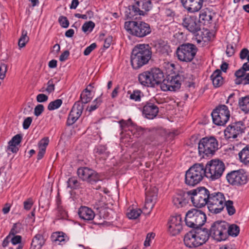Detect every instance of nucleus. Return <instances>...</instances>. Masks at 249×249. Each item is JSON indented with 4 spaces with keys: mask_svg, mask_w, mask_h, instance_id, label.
Masks as SVG:
<instances>
[{
    "mask_svg": "<svg viewBox=\"0 0 249 249\" xmlns=\"http://www.w3.org/2000/svg\"><path fill=\"white\" fill-rule=\"evenodd\" d=\"M152 56V51L149 45L139 44L132 50L131 64L134 69L137 70L148 63Z\"/></svg>",
    "mask_w": 249,
    "mask_h": 249,
    "instance_id": "1",
    "label": "nucleus"
},
{
    "mask_svg": "<svg viewBox=\"0 0 249 249\" xmlns=\"http://www.w3.org/2000/svg\"><path fill=\"white\" fill-rule=\"evenodd\" d=\"M92 99L91 91L88 88L85 89L80 95V101L76 102L73 106L67 119V124L71 125L73 124L81 115L83 109V104L89 102Z\"/></svg>",
    "mask_w": 249,
    "mask_h": 249,
    "instance_id": "2",
    "label": "nucleus"
},
{
    "mask_svg": "<svg viewBox=\"0 0 249 249\" xmlns=\"http://www.w3.org/2000/svg\"><path fill=\"white\" fill-rule=\"evenodd\" d=\"M124 27L129 34L140 38L143 37L151 32L149 24L143 21H126Z\"/></svg>",
    "mask_w": 249,
    "mask_h": 249,
    "instance_id": "3",
    "label": "nucleus"
},
{
    "mask_svg": "<svg viewBox=\"0 0 249 249\" xmlns=\"http://www.w3.org/2000/svg\"><path fill=\"white\" fill-rule=\"evenodd\" d=\"M218 142L214 137H205L199 141L198 153L203 158L205 156L211 157L218 149Z\"/></svg>",
    "mask_w": 249,
    "mask_h": 249,
    "instance_id": "4",
    "label": "nucleus"
},
{
    "mask_svg": "<svg viewBox=\"0 0 249 249\" xmlns=\"http://www.w3.org/2000/svg\"><path fill=\"white\" fill-rule=\"evenodd\" d=\"M205 176L203 164L196 163L191 167L185 174V183L190 186L198 184Z\"/></svg>",
    "mask_w": 249,
    "mask_h": 249,
    "instance_id": "5",
    "label": "nucleus"
},
{
    "mask_svg": "<svg viewBox=\"0 0 249 249\" xmlns=\"http://www.w3.org/2000/svg\"><path fill=\"white\" fill-rule=\"evenodd\" d=\"M225 169V164L219 160H213L209 161L204 166L205 176L211 180L219 178Z\"/></svg>",
    "mask_w": 249,
    "mask_h": 249,
    "instance_id": "6",
    "label": "nucleus"
},
{
    "mask_svg": "<svg viewBox=\"0 0 249 249\" xmlns=\"http://www.w3.org/2000/svg\"><path fill=\"white\" fill-rule=\"evenodd\" d=\"M206 221L205 213L201 210L192 209L186 214V225L190 228H198L203 226Z\"/></svg>",
    "mask_w": 249,
    "mask_h": 249,
    "instance_id": "7",
    "label": "nucleus"
},
{
    "mask_svg": "<svg viewBox=\"0 0 249 249\" xmlns=\"http://www.w3.org/2000/svg\"><path fill=\"white\" fill-rule=\"evenodd\" d=\"M198 49L192 43H185L179 45L177 48L176 54L178 59L182 62H189L195 57Z\"/></svg>",
    "mask_w": 249,
    "mask_h": 249,
    "instance_id": "8",
    "label": "nucleus"
},
{
    "mask_svg": "<svg viewBox=\"0 0 249 249\" xmlns=\"http://www.w3.org/2000/svg\"><path fill=\"white\" fill-rule=\"evenodd\" d=\"M190 194V199L195 207L202 208L206 205L208 206L210 193L205 187H199L191 190Z\"/></svg>",
    "mask_w": 249,
    "mask_h": 249,
    "instance_id": "9",
    "label": "nucleus"
},
{
    "mask_svg": "<svg viewBox=\"0 0 249 249\" xmlns=\"http://www.w3.org/2000/svg\"><path fill=\"white\" fill-rule=\"evenodd\" d=\"M224 194L221 192H213L210 194L208 201V208L213 213H219L224 209V203L225 202Z\"/></svg>",
    "mask_w": 249,
    "mask_h": 249,
    "instance_id": "10",
    "label": "nucleus"
},
{
    "mask_svg": "<svg viewBox=\"0 0 249 249\" xmlns=\"http://www.w3.org/2000/svg\"><path fill=\"white\" fill-rule=\"evenodd\" d=\"M228 224L224 221H217L212 224L209 230L211 236L215 240H225L228 237L227 234Z\"/></svg>",
    "mask_w": 249,
    "mask_h": 249,
    "instance_id": "11",
    "label": "nucleus"
},
{
    "mask_svg": "<svg viewBox=\"0 0 249 249\" xmlns=\"http://www.w3.org/2000/svg\"><path fill=\"white\" fill-rule=\"evenodd\" d=\"M213 123L217 125H224L229 121L230 113L227 106L219 105L211 113Z\"/></svg>",
    "mask_w": 249,
    "mask_h": 249,
    "instance_id": "12",
    "label": "nucleus"
},
{
    "mask_svg": "<svg viewBox=\"0 0 249 249\" xmlns=\"http://www.w3.org/2000/svg\"><path fill=\"white\" fill-rule=\"evenodd\" d=\"M184 77L181 74H177L174 75H168L161 84L160 89L162 90L176 91L180 88Z\"/></svg>",
    "mask_w": 249,
    "mask_h": 249,
    "instance_id": "13",
    "label": "nucleus"
},
{
    "mask_svg": "<svg viewBox=\"0 0 249 249\" xmlns=\"http://www.w3.org/2000/svg\"><path fill=\"white\" fill-rule=\"evenodd\" d=\"M77 174L83 181L93 185L102 181L100 175L95 171L88 167H82L77 169Z\"/></svg>",
    "mask_w": 249,
    "mask_h": 249,
    "instance_id": "14",
    "label": "nucleus"
},
{
    "mask_svg": "<svg viewBox=\"0 0 249 249\" xmlns=\"http://www.w3.org/2000/svg\"><path fill=\"white\" fill-rule=\"evenodd\" d=\"M246 127L242 122L232 123L225 130L224 134L227 139L231 140L241 137L245 132Z\"/></svg>",
    "mask_w": 249,
    "mask_h": 249,
    "instance_id": "15",
    "label": "nucleus"
},
{
    "mask_svg": "<svg viewBox=\"0 0 249 249\" xmlns=\"http://www.w3.org/2000/svg\"><path fill=\"white\" fill-rule=\"evenodd\" d=\"M226 178L232 185H244L248 181L247 175L243 170L232 171L227 175Z\"/></svg>",
    "mask_w": 249,
    "mask_h": 249,
    "instance_id": "16",
    "label": "nucleus"
},
{
    "mask_svg": "<svg viewBox=\"0 0 249 249\" xmlns=\"http://www.w3.org/2000/svg\"><path fill=\"white\" fill-rule=\"evenodd\" d=\"M182 25L190 32L195 34L200 31L201 25L196 17L185 15L182 18Z\"/></svg>",
    "mask_w": 249,
    "mask_h": 249,
    "instance_id": "17",
    "label": "nucleus"
},
{
    "mask_svg": "<svg viewBox=\"0 0 249 249\" xmlns=\"http://www.w3.org/2000/svg\"><path fill=\"white\" fill-rule=\"evenodd\" d=\"M182 221L180 214L170 217L168 222V230L173 235L178 234L182 229Z\"/></svg>",
    "mask_w": 249,
    "mask_h": 249,
    "instance_id": "18",
    "label": "nucleus"
},
{
    "mask_svg": "<svg viewBox=\"0 0 249 249\" xmlns=\"http://www.w3.org/2000/svg\"><path fill=\"white\" fill-rule=\"evenodd\" d=\"M190 199V191L187 192L179 191L173 196L172 202L175 207L179 208L186 206Z\"/></svg>",
    "mask_w": 249,
    "mask_h": 249,
    "instance_id": "19",
    "label": "nucleus"
},
{
    "mask_svg": "<svg viewBox=\"0 0 249 249\" xmlns=\"http://www.w3.org/2000/svg\"><path fill=\"white\" fill-rule=\"evenodd\" d=\"M184 8L190 13L198 12L202 8L204 0H180Z\"/></svg>",
    "mask_w": 249,
    "mask_h": 249,
    "instance_id": "20",
    "label": "nucleus"
},
{
    "mask_svg": "<svg viewBox=\"0 0 249 249\" xmlns=\"http://www.w3.org/2000/svg\"><path fill=\"white\" fill-rule=\"evenodd\" d=\"M122 132L124 131H129L127 133L130 136L131 135L135 137H138V128L137 127L133 125L132 123L131 120L128 119L127 121L122 120L119 122Z\"/></svg>",
    "mask_w": 249,
    "mask_h": 249,
    "instance_id": "21",
    "label": "nucleus"
},
{
    "mask_svg": "<svg viewBox=\"0 0 249 249\" xmlns=\"http://www.w3.org/2000/svg\"><path fill=\"white\" fill-rule=\"evenodd\" d=\"M158 112V107L152 103H147L143 107L142 113L148 119H154Z\"/></svg>",
    "mask_w": 249,
    "mask_h": 249,
    "instance_id": "22",
    "label": "nucleus"
},
{
    "mask_svg": "<svg viewBox=\"0 0 249 249\" xmlns=\"http://www.w3.org/2000/svg\"><path fill=\"white\" fill-rule=\"evenodd\" d=\"M158 189L156 187L150 188L145 192V206L152 208L157 199Z\"/></svg>",
    "mask_w": 249,
    "mask_h": 249,
    "instance_id": "23",
    "label": "nucleus"
},
{
    "mask_svg": "<svg viewBox=\"0 0 249 249\" xmlns=\"http://www.w3.org/2000/svg\"><path fill=\"white\" fill-rule=\"evenodd\" d=\"M138 80L140 84L143 86L150 88L155 87L150 70L139 74Z\"/></svg>",
    "mask_w": 249,
    "mask_h": 249,
    "instance_id": "24",
    "label": "nucleus"
},
{
    "mask_svg": "<svg viewBox=\"0 0 249 249\" xmlns=\"http://www.w3.org/2000/svg\"><path fill=\"white\" fill-rule=\"evenodd\" d=\"M194 230L195 236L198 241L199 245L200 246L205 243L209 238L211 236L210 231L205 228H196Z\"/></svg>",
    "mask_w": 249,
    "mask_h": 249,
    "instance_id": "25",
    "label": "nucleus"
},
{
    "mask_svg": "<svg viewBox=\"0 0 249 249\" xmlns=\"http://www.w3.org/2000/svg\"><path fill=\"white\" fill-rule=\"evenodd\" d=\"M152 79L155 84V87L158 85L161 86V84L164 80V76L163 72L159 68H154L150 70Z\"/></svg>",
    "mask_w": 249,
    "mask_h": 249,
    "instance_id": "26",
    "label": "nucleus"
},
{
    "mask_svg": "<svg viewBox=\"0 0 249 249\" xmlns=\"http://www.w3.org/2000/svg\"><path fill=\"white\" fill-rule=\"evenodd\" d=\"M143 16V12L141 11L136 5L135 2L132 5H129L125 11V16L128 19H136V16Z\"/></svg>",
    "mask_w": 249,
    "mask_h": 249,
    "instance_id": "27",
    "label": "nucleus"
},
{
    "mask_svg": "<svg viewBox=\"0 0 249 249\" xmlns=\"http://www.w3.org/2000/svg\"><path fill=\"white\" fill-rule=\"evenodd\" d=\"M79 217L85 221L92 220L95 216V213L93 211L87 207L81 206L78 210Z\"/></svg>",
    "mask_w": 249,
    "mask_h": 249,
    "instance_id": "28",
    "label": "nucleus"
},
{
    "mask_svg": "<svg viewBox=\"0 0 249 249\" xmlns=\"http://www.w3.org/2000/svg\"><path fill=\"white\" fill-rule=\"evenodd\" d=\"M51 239L52 242L55 245H63L69 240V238L64 232L57 231L52 233Z\"/></svg>",
    "mask_w": 249,
    "mask_h": 249,
    "instance_id": "29",
    "label": "nucleus"
},
{
    "mask_svg": "<svg viewBox=\"0 0 249 249\" xmlns=\"http://www.w3.org/2000/svg\"><path fill=\"white\" fill-rule=\"evenodd\" d=\"M184 242L186 246L189 248L199 246L193 231L187 233L184 237Z\"/></svg>",
    "mask_w": 249,
    "mask_h": 249,
    "instance_id": "30",
    "label": "nucleus"
},
{
    "mask_svg": "<svg viewBox=\"0 0 249 249\" xmlns=\"http://www.w3.org/2000/svg\"><path fill=\"white\" fill-rule=\"evenodd\" d=\"M215 13L211 11L208 8L202 10L199 13V22H203V24L211 23L212 21Z\"/></svg>",
    "mask_w": 249,
    "mask_h": 249,
    "instance_id": "31",
    "label": "nucleus"
},
{
    "mask_svg": "<svg viewBox=\"0 0 249 249\" xmlns=\"http://www.w3.org/2000/svg\"><path fill=\"white\" fill-rule=\"evenodd\" d=\"M221 70L217 69L214 71L211 76V80L215 88H219L224 83V79L221 76Z\"/></svg>",
    "mask_w": 249,
    "mask_h": 249,
    "instance_id": "32",
    "label": "nucleus"
},
{
    "mask_svg": "<svg viewBox=\"0 0 249 249\" xmlns=\"http://www.w3.org/2000/svg\"><path fill=\"white\" fill-rule=\"evenodd\" d=\"M136 5L143 12V16L152 8L151 0H134Z\"/></svg>",
    "mask_w": 249,
    "mask_h": 249,
    "instance_id": "33",
    "label": "nucleus"
},
{
    "mask_svg": "<svg viewBox=\"0 0 249 249\" xmlns=\"http://www.w3.org/2000/svg\"><path fill=\"white\" fill-rule=\"evenodd\" d=\"M157 52L164 56L172 52L170 45L166 42L160 41L156 46Z\"/></svg>",
    "mask_w": 249,
    "mask_h": 249,
    "instance_id": "34",
    "label": "nucleus"
},
{
    "mask_svg": "<svg viewBox=\"0 0 249 249\" xmlns=\"http://www.w3.org/2000/svg\"><path fill=\"white\" fill-rule=\"evenodd\" d=\"M45 240L42 235L36 234L32 239L31 247L33 249H41L45 244Z\"/></svg>",
    "mask_w": 249,
    "mask_h": 249,
    "instance_id": "35",
    "label": "nucleus"
},
{
    "mask_svg": "<svg viewBox=\"0 0 249 249\" xmlns=\"http://www.w3.org/2000/svg\"><path fill=\"white\" fill-rule=\"evenodd\" d=\"M238 106L245 113L249 112V95L240 98L238 100Z\"/></svg>",
    "mask_w": 249,
    "mask_h": 249,
    "instance_id": "36",
    "label": "nucleus"
},
{
    "mask_svg": "<svg viewBox=\"0 0 249 249\" xmlns=\"http://www.w3.org/2000/svg\"><path fill=\"white\" fill-rule=\"evenodd\" d=\"M240 161L245 164H249V145H247L238 154Z\"/></svg>",
    "mask_w": 249,
    "mask_h": 249,
    "instance_id": "37",
    "label": "nucleus"
},
{
    "mask_svg": "<svg viewBox=\"0 0 249 249\" xmlns=\"http://www.w3.org/2000/svg\"><path fill=\"white\" fill-rule=\"evenodd\" d=\"M245 72L246 71L242 67L235 72V79H234V83L236 85L241 84L245 81Z\"/></svg>",
    "mask_w": 249,
    "mask_h": 249,
    "instance_id": "38",
    "label": "nucleus"
},
{
    "mask_svg": "<svg viewBox=\"0 0 249 249\" xmlns=\"http://www.w3.org/2000/svg\"><path fill=\"white\" fill-rule=\"evenodd\" d=\"M127 94H129V98L131 100H134L136 102H139L141 101L142 96H143L142 92L139 89L134 90L132 92L128 91Z\"/></svg>",
    "mask_w": 249,
    "mask_h": 249,
    "instance_id": "39",
    "label": "nucleus"
},
{
    "mask_svg": "<svg viewBox=\"0 0 249 249\" xmlns=\"http://www.w3.org/2000/svg\"><path fill=\"white\" fill-rule=\"evenodd\" d=\"M240 228L239 226L235 224L228 225V228H227V234L229 235L232 236H237L239 233Z\"/></svg>",
    "mask_w": 249,
    "mask_h": 249,
    "instance_id": "40",
    "label": "nucleus"
},
{
    "mask_svg": "<svg viewBox=\"0 0 249 249\" xmlns=\"http://www.w3.org/2000/svg\"><path fill=\"white\" fill-rule=\"evenodd\" d=\"M29 38L27 36V31L22 30L20 37L18 40V45L19 48L24 47L26 43L29 41Z\"/></svg>",
    "mask_w": 249,
    "mask_h": 249,
    "instance_id": "41",
    "label": "nucleus"
},
{
    "mask_svg": "<svg viewBox=\"0 0 249 249\" xmlns=\"http://www.w3.org/2000/svg\"><path fill=\"white\" fill-rule=\"evenodd\" d=\"M102 103L101 96L97 98L93 102L91 105L88 106L87 110L91 112L98 108Z\"/></svg>",
    "mask_w": 249,
    "mask_h": 249,
    "instance_id": "42",
    "label": "nucleus"
},
{
    "mask_svg": "<svg viewBox=\"0 0 249 249\" xmlns=\"http://www.w3.org/2000/svg\"><path fill=\"white\" fill-rule=\"evenodd\" d=\"M224 208L225 207L228 213L230 215H232L235 213V209L233 206V202L232 200H228L224 203Z\"/></svg>",
    "mask_w": 249,
    "mask_h": 249,
    "instance_id": "43",
    "label": "nucleus"
},
{
    "mask_svg": "<svg viewBox=\"0 0 249 249\" xmlns=\"http://www.w3.org/2000/svg\"><path fill=\"white\" fill-rule=\"evenodd\" d=\"M62 104V100L60 99L51 102L48 106L47 108L52 111L58 108Z\"/></svg>",
    "mask_w": 249,
    "mask_h": 249,
    "instance_id": "44",
    "label": "nucleus"
},
{
    "mask_svg": "<svg viewBox=\"0 0 249 249\" xmlns=\"http://www.w3.org/2000/svg\"><path fill=\"white\" fill-rule=\"evenodd\" d=\"M57 217L58 219H66L68 217L67 212L63 207L59 204H58L57 208Z\"/></svg>",
    "mask_w": 249,
    "mask_h": 249,
    "instance_id": "45",
    "label": "nucleus"
},
{
    "mask_svg": "<svg viewBox=\"0 0 249 249\" xmlns=\"http://www.w3.org/2000/svg\"><path fill=\"white\" fill-rule=\"evenodd\" d=\"M67 182L68 187L71 189H76L80 187V183L75 177L70 178Z\"/></svg>",
    "mask_w": 249,
    "mask_h": 249,
    "instance_id": "46",
    "label": "nucleus"
},
{
    "mask_svg": "<svg viewBox=\"0 0 249 249\" xmlns=\"http://www.w3.org/2000/svg\"><path fill=\"white\" fill-rule=\"evenodd\" d=\"M142 211L140 209H132L127 213L129 219H136L141 215Z\"/></svg>",
    "mask_w": 249,
    "mask_h": 249,
    "instance_id": "47",
    "label": "nucleus"
},
{
    "mask_svg": "<svg viewBox=\"0 0 249 249\" xmlns=\"http://www.w3.org/2000/svg\"><path fill=\"white\" fill-rule=\"evenodd\" d=\"M164 16L167 18L166 20L169 21L173 20L175 15V13L173 10L170 8H166L164 10Z\"/></svg>",
    "mask_w": 249,
    "mask_h": 249,
    "instance_id": "48",
    "label": "nucleus"
},
{
    "mask_svg": "<svg viewBox=\"0 0 249 249\" xmlns=\"http://www.w3.org/2000/svg\"><path fill=\"white\" fill-rule=\"evenodd\" d=\"M95 27V23L92 21H89L85 23L82 26V30L84 32L88 31H91Z\"/></svg>",
    "mask_w": 249,
    "mask_h": 249,
    "instance_id": "49",
    "label": "nucleus"
},
{
    "mask_svg": "<svg viewBox=\"0 0 249 249\" xmlns=\"http://www.w3.org/2000/svg\"><path fill=\"white\" fill-rule=\"evenodd\" d=\"M20 224L19 223H16L14 224L12 228L11 229L8 235L10 236H14L17 233L20 232Z\"/></svg>",
    "mask_w": 249,
    "mask_h": 249,
    "instance_id": "50",
    "label": "nucleus"
},
{
    "mask_svg": "<svg viewBox=\"0 0 249 249\" xmlns=\"http://www.w3.org/2000/svg\"><path fill=\"white\" fill-rule=\"evenodd\" d=\"M22 138V137L21 134H17L12 138L9 142V143H13V144L18 145L21 142Z\"/></svg>",
    "mask_w": 249,
    "mask_h": 249,
    "instance_id": "51",
    "label": "nucleus"
},
{
    "mask_svg": "<svg viewBox=\"0 0 249 249\" xmlns=\"http://www.w3.org/2000/svg\"><path fill=\"white\" fill-rule=\"evenodd\" d=\"M58 21L63 28H67L69 26V21L66 17L60 16L58 18Z\"/></svg>",
    "mask_w": 249,
    "mask_h": 249,
    "instance_id": "52",
    "label": "nucleus"
},
{
    "mask_svg": "<svg viewBox=\"0 0 249 249\" xmlns=\"http://www.w3.org/2000/svg\"><path fill=\"white\" fill-rule=\"evenodd\" d=\"M7 71V66L5 64H1L0 66V79H3Z\"/></svg>",
    "mask_w": 249,
    "mask_h": 249,
    "instance_id": "53",
    "label": "nucleus"
},
{
    "mask_svg": "<svg viewBox=\"0 0 249 249\" xmlns=\"http://www.w3.org/2000/svg\"><path fill=\"white\" fill-rule=\"evenodd\" d=\"M49 142V140L48 138H44L42 139L38 143L39 148H42L46 150V147L48 145Z\"/></svg>",
    "mask_w": 249,
    "mask_h": 249,
    "instance_id": "54",
    "label": "nucleus"
},
{
    "mask_svg": "<svg viewBox=\"0 0 249 249\" xmlns=\"http://www.w3.org/2000/svg\"><path fill=\"white\" fill-rule=\"evenodd\" d=\"M44 109L43 105L41 104H39L37 105L35 108L34 110L35 115L36 116H39L43 112Z\"/></svg>",
    "mask_w": 249,
    "mask_h": 249,
    "instance_id": "55",
    "label": "nucleus"
},
{
    "mask_svg": "<svg viewBox=\"0 0 249 249\" xmlns=\"http://www.w3.org/2000/svg\"><path fill=\"white\" fill-rule=\"evenodd\" d=\"M96 46L97 45L95 43H92L91 45L86 48L84 52V54L85 55H89L90 53L96 48Z\"/></svg>",
    "mask_w": 249,
    "mask_h": 249,
    "instance_id": "56",
    "label": "nucleus"
},
{
    "mask_svg": "<svg viewBox=\"0 0 249 249\" xmlns=\"http://www.w3.org/2000/svg\"><path fill=\"white\" fill-rule=\"evenodd\" d=\"M226 53L228 56H231L234 53V47L232 44H228L227 45Z\"/></svg>",
    "mask_w": 249,
    "mask_h": 249,
    "instance_id": "57",
    "label": "nucleus"
},
{
    "mask_svg": "<svg viewBox=\"0 0 249 249\" xmlns=\"http://www.w3.org/2000/svg\"><path fill=\"white\" fill-rule=\"evenodd\" d=\"M48 99V96L44 94L40 93L37 95L36 101L39 103H42L47 101Z\"/></svg>",
    "mask_w": 249,
    "mask_h": 249,
    "instance_id": "58",
    "label": "nucleus"
},
{
    "mask_svg": "<svg viewBox=\"0 0 249 249\" xmlns=\"http://www.w3.org/2000/svg\"><path fill=\"white\" fill-rule=\"evenodd\" d=\"M32 118L30 117L26 118L23 122V128L24 129L29 128L32 122Z\"/></svg>",
    "mask_w": 249,
    "mask_h": 249,
    "instance_id": "59",
    "label": "nucleus"
},
{
    "mask_svg": "<svg viewBox=\"0 0 249 249\" xmlns=\"http://www.w3.org/2000/svg\"><path fill=\"white\" fill-rule=\"evenodd\" d=\"M23 205L24 209L26 210H30L33 205L32 199L31 198L28 199L23 202Z\"/></svg>",
    "mask_w": 249,
    "mask_h": 249,
    "instance_id": "60",
    "label": "nucleus"
},
{
    "mask_svg": "<svg viewBox=\"0 0 249 249\" xmlns=\"http://www.w3.org/2000/svg\"><path fill=\"white\" fill-rule=\"evenodd\" d=\"M21 236L20 235H14V236L11 238V241L13 245H17L18 244H19L21 242Z\"/></svg>",
    "mask_w": 249,
    "mask_h": 249,
    "instance_id": "61",
    "label": "nucleus"
},
{
    "mask_svg": "<svg viewBox=\"0 0 249 249\" xmlns=\"http://www.w3.org/2000/svg\"><path fill=\"white\" fill-rule=\"evenodd\" d=\"M48 86L46 89L49 93H50L54 91V85L53 84V82L52 80H49L47 83Z\"/></svg>",
    "mask_w": 249,
    "mask_h": 249,
    "instance_id": "62",
    "label": "nucleus"
},
{
    "mask_svg": "<svg viewBox=\"0 0 249 249\" xmlns=\"http://www.w3.org/2000/svg\"><path fill=\"white\" fill-rule=\"evenodd\" d=\"M249 51L247 48L243 49L240 53V58L241 59L243 60L247 58L249 54Z\"/></svg>",
    "mask_w": 249,
    "mask_h": 249,
    "instance_id": "63",
    "label": "nucleus"
},
{
    "mask_svg": "<svg viewBox=\"0 0 249 249\" xmlns=\"http://www.w3.org/2000/svg\"><path fill=\"white\" fill-rule=\"evenodd\" d=\"M70 55V52L68 50L65 51L59 56V60L61 62L67 60Z\"/></svg>",
    "mask_w": 249,
    "mask_h": 249,
    "instance_id": "64",
    "label": "nucleus"
}]
</instances>
